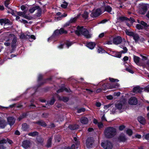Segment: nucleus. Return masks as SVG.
<instances>
[{
  "label": "nucleus",
  "mask_w": 149,
  "mask_h": 149,
  "mask_svg": "<svg viewBox=\"0 0 149 149\" xmlns=\"http://www.w3.org/2000/svg\"><path fill=\"white\" fill-rule=\"evenodd\" d=\"M116 108L119 110H120L122 108V104L120 102H118L115 105Z\"/></svg>",
  "instance_id": "nucleus-28"
},
{
  "label": "nucleus",
  "mask_w": 149,
  "mask_h": 149,
  "mask_svg": "<svg viewBox=\"0 0 149 149\" xmlns=\"http://www.w3.org/2000/svg\"><path fill=\"white\" fill-rule=\"evenodd\" d=\"M125 33L127 35L130 36H132L133 38L135 36L134 35H135L136 34V33H134L133 32H131L130 31L128 30H126Z\"/></svg>",
  "instance_id": "nucleus-20"
},
{
  "label": "nucleus",
  "mask_w": 149,
  "mask_h": 149,
  "mask_svg": "<svg viewBox=\"0 0 149 149\" xmlns=\"http://www.w3.org/2000/svg\"><path fill=\"white\" fill-rule=\"evenodd\" d=\"M20 37L21 39H22L31 38L33 40H35L36 39L33 35H31L30 33L28 32H26L25 35L24 33H21L20 35Z\"/></svg>",
  "instance_id": "nucleus-5"
},
{
  "label": "nucleus",
  "mask_w": 149,
  "mask_h": 149,
  "mask_svg": "<svg viewBox=\"0 0 149 149\" xmlns=\"http://www.w3.org/2000/svg\"><path fill=\"white\" fill-rule=\"evenodd\" d=\"M139 23L144 27H147L148 25L147 24L143 21H141Z\"/></svg>",
  "instance_id": "nucleus-44"
},
{
  "label": "nucleus",
  "mask_w": 149,
  "mask_h": 149,
  "mask_svg": "<svg viewBox=\"0 0 149 149\" xmlns=\"http://www.w3.org/2000/svg\"><path fill=\"white\" fill-rule=\"evenodd\" d=\"M68 6V3L66 2L64 3L63 4H61V6L62 8H65Z\"/></svg>",
  "instance_id": "nucleus-45"
},
{
  "label": "nucleus",
  "mask_w": 149,
  "mask_h": 149,
  "mask_svg": "<svg viewBox=\"0 0 149 149\" xmlns=\"http://www.w3.org/2000/svg\"><path fill=\"white\" fill-rule=\"evenodd\" d=\"M113 42L111 40L108 41L104 43V44H108V45H111L112 44Z\"/></svg>",
  "instance_id": "nucleus-53"
},
{
  "label": "nucleus",
  "mask_w": 149,
  "mask_h": 149,
  "mask_svg": "<svg viewBox=\"0 0 149 149\" xmlns=\"http://www.w3.org/2000/svg\"><path fill=\"white\" fill-rule=\"evenodd\" d=\"M9 20L7 19H0V23L1 25L6 24L9 23Z\"/></svg>",
  "instance_id": "nucleus-17"
},
{
  "label": "nucleus",
  "mask_w": 149,
  "mask_h": 149,
  "mask_svg": "<svg viewBox=\"0 0 149 149\" xmlns=\"http://www.w3.org/2000/svg\"><path fill=\"white\" fill-rule=\"evenodd\" d=\"M75 146L74 144H72L71 148L69 147H66L65 148V149H75Z\"/></svg>",
  "instance_id": "nucleus-54"
},
{
  "label": "nucleus",
  "mask_w": 149,
  "mask_h": 149,
  "mask_svg": "<svg viewBox=\"0 0 149 149\" xmlns=\"http://www.w3.org/2000/svg\"><path fill=\"white\" fill-rule=\"evenodd\" d=\"M116 130L115 128L109 127L106 128L104 131V134L106 137L108 138L113 137L116 134Z\"/></svg>",
  "instance_id": "nucleus-2"
},
{
  "label": "nucleus",
  "mask_w": 149,
  "mask_h": 149,
  "mask_svg": "<svg viewBox=\"0 0 149 149\" xmlns=\"http://www.w3.org/2000/svg\"><path fill=\"white\" fill-rule=\"evenodd\" d=\"M87 46L89 49H93L94 48L95 45V43L90 42L88 43H87L86 44Z\"/></svg>",
  "instance_id": "nucleus-15"
},
{
  "label": "nucleus",
  "mask_w": 149,
  "mask_h": 149,
  "mask_svg": "<svg viewBox=\"0 0 149 149\" xmlns=\"http://www.w3.org/2000/svg\"><path fill=\"white\" fill-rule=\"evenodd\" d=\"M106 33V32L101 33L99 35L98 37L100 38H102L104 36Z\"/></svg>",
  "instance_id": "nucleus-50"
},
{
  "label": "nucleus",
  "mask_w": 149,
  "mask_h": 149,
  "mask_svg": "<svg viewBox=\"0 0 149 149\" xmlns=\"http://www.w3.org/2000/svg\"><path fill=\"white\" fill-rule=\"evenodd\" d=\"M65 44L67 45L68 48L72 45V43L70 42H67L65 43Z\"/></svg>",
  "instance_id": "nucleus-58"
},
{
  "label": "nucleus",
  "mask_w": 149,
  "mask_h": 149,
  "mask_svg": "<svg viewBox=\"0 0 149 149\" xmlns=\"http://www.w3.org/2000/svg\"><path fill=\"white\" fill-rule=\"evenodd\" d=\"M37 140L39 142H41L43 141L42 139L40 137H38L37 138Z\"/></svg>",
  "instance_id": "nucleus-56"
},
{
  "label": "nucleus",
  "mask_w": 149,
  "mask_h": 149,
  "mask_svg": "<svg viewBox=\"0 0 149 149\" xmlns=\"http://www.w3.org/2000/svg\"><path fill=\"white\" fill-rule=\"evenodd\" d=\"M75 32L77 35L79 36L83 35L87 38H91L92 36V34L83 27L78 26Z\"/></svg>",
  "instance_id": "nucleus-1"
},
{
  "label": "nucleus",
  "mask_w": 149,
  "mask_h": 149,
  "mask_svg": "<svg viewBox=\"0 0 149 149\" xmlns=\"http://www.w3.org/2000/svg\"><path fill=\"white\" fill-rule=\"evenodd\" d=\"M80 121L82 124H86L88 123V120L87 118L86 117H83L80 118Z\"/></svg>",
  "instance_id": "nucleus-14"
},
{
  "label": "nucleus",
  "mask_w": 149,
  "mask_h": 149,
  "mask_svg": "<svg viewBox=\"0 0 149 149\" xmlns=\"http://www.w3.org/2000/svg\"><path fill=\"white\" fill-rule=\"evenodd\" d=\"M65 91L67 92H69V90L67 88H65V87H63L61 88H60V89L58 90L57 91V92L58 93H59L60 92H63V91Z\"/></svg>",
  "instance_id": "nucleus-26"
},
{
  "label": "nucleus",
  "mask_w": 149,
  "mask_h": 149,
  "mask_svg": "<svg viewBox=\"0 0 149 149\" xmlns=\"http://www.w3.org/2000/svg\"><path fill=\"white\" fill-rule=\"evenodd\" d=\"M79 127V126L77 125H70L69 126V128L71 130H74L78 129Z\"/></svg>",
  "instance_id": "nucleus-25"
},
{
  "label": "nucleus",
  "mask_w": 149,
  "mask_h": 149,
  "mask_svg": "<svg viewBox=\"0 0 149 149\" xmlns=\"http://www.w3.org/2000/svg\"><path fill=\"white\" fill-rule=\"evenodd\" d=\"M59 99L64 102H67L68 100V98L65 97H59Z\"/></svg>",
  "instance_id": "nucleus-33"
},
{
  "label": "nucleus",
  "mask_w": 149,
  "mask_h": 149,
  "mask_svg": "<svg viewBox=\"0 0 149 149\" xmlns=\"http://www.w3.org/2000/svg\"><path fill=\"white\" fill-rule=\"evenodd\" d=\"M7 142L6 139H3L0 141V144L5 143Z\"/></svg>",
  "instance_id": "nucleus-51"
},
{
  "label": "nucleus",
  "mask_w": 149,
  "mask_h": 149,
  "mask_svg": "<svg viewBox=\"0 0 149 149\" xmlns=\"http://www.w3.org/2000/svg\"><path fill=\"white\" fill-rule=\"evenodd\" d=\"M9 37L10 38L12 37L13 38V39L12 42L11 47L13 48H14L15 47L16 45L17 38L13 34H10Z\"/></svg>",
  "instance_id": "nucleus-7"
},
{
  "label": "nucleus",
  "mask_w": 149,
  "mask_h": 149,
  "mask_svg": "<svg viewBox=\"0 0 149 149\" xmlns=\"http://www.w3.org/2000/svg\"><path fill=\"white\" fill-rule=\"evenodd\" d=\"M137 103V100L135 97H132L129 100V104L132 105H136Z\"/></svg>",
  "instance_id": "nucleus-10"
},
{
  "label": "nucleus",
  "mask_w": 149,
  "mask_h": 149,
  "mask_svg": "<svg viewBox=\"0 0 149 149\" xmlns=\"http://www.w3.org/2000/svg\"><path fill=\"white\" fill-rule=\"evenodd\" d=\"M127 22H130V23H131L132 24L134 22V19L132 17H130V19H129L127 18Z\"/></svg>",
  "instance_id": "nucleus-38"
},
{
  "label": "nucleus",
  "mask_w": 149,
  "mask_h": 149,
  "mask_svg": "<svg viewBox=\"0 0 149 149\" xmlns=\"http://www.w3.org/2000/svg\"><path fill=\"white\" fill-rule=\"evenodd\" d=\"M7 119L8 124L10 126L13 125L15 123V119L12 117H8Z\"/></svg>",
  "instance_id": "nucleus-11"
},
{
  "label": "nucleus",
  "mask_w": 149,
  "mask_h": 149,
  "mask_svg": "<svg viewBox=\"0 0 149 149\" xmlns=\"http://www.w3.org/2000/svg\"><path fill=\"white\" fill-rule=\"evenodd\" d=\"M118 139L121 141H125L126 139L125 135L123 134H121L119 136Z\"/></svg>",
  "instance_id": "nucleus-24"
},
{
  "label": "nucleus",
  "mask_w": 149,
  "mask_h": 149,
  "mask_svg": "<svg viewBox=\"0 0 149 149\" xmlns=\"http://www.w3.org/2000/svg\"><path fill=\"white\" fill-rule=\"evenodd\" d=\"M134 61L135 62V63H138L139 62L140 58L138 56H134Z\"/></svg>",
  "instance_id": "nucleus-32"
},
{
  "label": "nucleus",
  "mask_w": 149,
  "mask_h": 149,
  "mask_svg": "<svg viewBox=\"0 0 149 149\" xmlns=\"http://www.w3.org/2000/svg\"><path fill=\"white\" fill-rule=\"evenodd\" d=\"M126 70L129 72L133 73V71L129 68H127L126 69Z\"/></svg>",
  "instance_id": "nucleus-52"
},
{
  "label": "nucleus",
  "mask_w": 149,
  "mask_h": 149,
  "mask_svg": "<svg viewBox=\"0 0 149 149\" xmlns=\"http://www.w3.org/2000/svg\"><path fill=\"white\" fill-rule=\"evenodd\" d=\"M7 142H8L10 144H11L13 143L12 141L9 139L7 138L6 139Z\"/></svg>",
  "instance_id": "nucleus-62"
},
{
  "label": "nucleus",
  "mask_w": 149,
  "mask_h": 149,
  "mask_svg": "<svg viewBox=\"0 0 149 149\" xmlns=\"http://www.w3.org/2000/svg\"><path fill=\"white\" fill-rule=\"evenodd\" d=\"M82 16L85 19L87 18L88 17V13L87 12H85L83 14Z\"/></svg>",
  "instance_id": "nucleus-39"
},
{
  "label": "nucleus",
  "mask_w": 149,
  "mask_h": 149,
  "mask_svg": "<svg viewBox=\"0 0 149 149\" xmlns=\"http://www.w3.org/2000/svg\"><path fill=\"white\" fill-rule=\"evenodd\" d=\"M144 90L147 92H149V85L145 88Z\"/></svg>",
  "instance_id": "nucleus-63"
},
{
  "label": "nucleus",
  "mask_w": 149,
  "mask_h": 149,
  "mask_svg": "<svg viewBox=\"0 0 149 149\" xmlns=\"http://www.w3.org/2000/svg\"><path fill=\"white\" fill-rule=\"evenodd\" d=\"M126 133L129 135L131 136L132 134V130L130 129H127L126 131Z\"/></svg>",
  "instance_id": "nucleus-35"
},
{
  "label": "nucleus",
  "mask_w": 149,
  "mask_h": 149,
  "mask_svg": "<svg viewBox=\"0 0 149 149\" xmlns=\"http://www.w3.org/2000/svg\"><path fill=\"white\" fill-rule=\"evenodd\" d=\"M143 66L146 68H149V60L147 61L146 64L144 65Z\"/></svg>",
  "instance_id": "nucleus-55"
},
{
  "label": "nucleus",
  "mask_w": 149,
  "mask_h": 149,
  "mask_svg": "<svg viewBox=\"0 0 149 149\" xmlns=\"http://www.w3.org/2000/svg\"><path fill=\"white\" fill-rule=\"evenodd\" d=\"M104 10H102V12L103 13L104 11H106L108 13H110L111 14H113V13H111V12L112 8L109 6L107 5L104 6Z\"/></svg>",
  "instance_id": "nucleus-13"
},
{
  "label": "nucleus",
  "mask_w": 149,
  "mask_h": 149,
  "mask_svg": "<svg viewBox=\"0 0 149 149\" xmlns=\"http://www.w3.org/2000/svg\"><path fill=\"white\" fill-rule=\"evenodd\" d=\"M55 102V99L54 98H52L49 102L47 103V104H49V105H52L54 104Z\"/></svg>",
  "instance_id": "nucleus-36"
},
{
  "label": "nucleus",
  "mask_w": 149,
  "mask_h": 149,
  "mask_svg": "<svg viewBox=\"0 0 149 149\" xmlns=\"http://www.w3.org/2000/svg\"><path fill=\"white\" fill-rule=\"evenodd\" d=\"M127 18L124 17H119L117 18V21L118 22H123L125 20H127Z\"/></svg>",
  "instance_id": "nucleus-22"
},
{
  "label": "nucleus",
  "mask_w": 149,
  "mask_h": 149,
  "mask_svg": "<svg viewBox=\"0 0 149 149\" xmlns=\"http://www.w3.org/2000/svg\"><path fill=\"white\" fill-rule=\"evenodd\" d=\"M113 42L116 45H118L122 42V39L120 36H117L113 38Z\"/></svg>",
  "instance_id": "nucleus-9"
},
{
  "label": "nucleus",
  "mask_w": 149,
  "mask_h": 149,
  "mask_svg": "<svg viewBox=\"0 0 149 149\" xmlns=\"http://www.w3.org/2000/svg\"><path fill=\"white\" fill-rule=\"evenodd\" d=\"M85 111V109L84 108H82L79 109L78 110L77 112L78 113H81V112H84Z\"/></svg>",
  "instance_id": "nucleus-46"
},
{
  "label": "nucleus",
  "mask_w": 149,
  "mask_h": 149,
  "mask_svg": "<svg viewBox=\"0 0 149 149\" xmlns=\"http://www.w3.org/2000/svg\"><path fill=\"white\" fill-rule=\"evenodd\" d=\"M38 8V6H36L33 7L29 10V11L31 13H33L35 10Z\"/></svg>",
  "instance_id": "nucleus-29"
},
{
  "label": "nucleus",
  "mask_w": 149,
  "mask_h": 149,
  "mask_svg": "<svg viewBox=\"0 0 149 149\" xmlns=\"http://www.w3.org/2000/svg\"><path fill=\"white\" fill-rule=\"evenodd\" d=\"M102 13H103L102 9L101 10V9L98 8L93 10L91 14V16L92 17H96L101 14Z\"/></svg>",
  "instance_id": "nucleus-4"
},
{
  "label": "nucleus",
  "mask_w": 149,
  "mask_h": 149,
  "mask_svg": "<svg viewBox=\"0 0 149 149\" xmlns=\"http://www.w3.org/2000/svg\"><path fill=\"white\" fill-rule=\"evenodd\" d=\"M111 105L110 104L106 105L104 106V109L107 110Z\"/></svg>",
  "instance_id": "nucleus-59"
},
{
  "label": "nucleus",
  "mask_w": 149,
  "mask_h": 149,
  "mask_svg": "<svg viewBox=\"0 0 149 149\" xmlns=\"http://www.w3.org/2000/svg\"><path fill=\"white\" fill-rule=\"evenodd\" d=\"M142 89L139 87H136L134 88L133 92L136 93H140L141 92Z\"/></svg>",
  "instance_id": "nucleus-21"
},
{
  "label": "nucleus",
  "mask_w": 149,
  "mask_h": 149,
  "mask_svg": "<svg viewBox=\"0 0 149 149\" xmlns=\"http://www.w3.org/2000/svg\"><path fill=\"white\" fill-rule=\"evenodd\" d=\"M37 10L38 11V12L37 13V16L38 17H40L41 15V9L40 8L39 6H38V8Z\"/></svg>",
  "instance_id": "nucleus-30"
},
{
  "label": "nucleus",
  "mask_w": 149,
  "mask_h": 149,
  "mask_svg": "<svg viewBox=\"0 0 149 149\" xmlns=\"http://www.w3.org/2000/svg\"><path fill=\"white\" fill-rule=\"evenodd\" d=\"M122 53L121 52V51L120 52H118L116 53V56L117 57L120 58L121 57V54Z\"/></svg>",
  "instance_id": "nucleus-48"
},
{
  "label": "nucleus",
  "mask_w": 149,
  "mask_h": 149,
  "mask_svg": "<svg viewBox=\"0 0 149 149\" xmlns=\"http://www.w3.org/2000/svg\"><path fill=\"white\" fill-rule=\"evenodd\" d=\"M10 0H6L5 2V6L7 8H8V5L9 3V1Z\"/></svg>",
  "instance_id": "nucleus-49"
},
{
  "label": "nucleus",
  "mask_w": 149,
  "mask_h": 149,
  "mask_svg": "<svg viewBox=\"0 0 149 149\" xmlns=\"http://www.w3.org/2000/svg\"><path fill=\"white\" fill-rule=\"evenodd\" d=\"M136 28L139 29H142L143 28V26L140 24H137L136 26Z\"/></svg>",
  "instance_id": "nucleus-47"
},
{
  "label": "nucleus",
  "mask_w": 149,
  "mask_h": 149,
  "mask_svg": "<svg viewBox=\"0 0 149 149\" xmlns=\"http://www.w3.org/2000/svg\"><path fill=\"white\" fill-rule=\"evenodd\" d=\"M93 139L91 138H88L86 141V145L88 148H90L92 145Z\"/></svg>",
  "instance_id": "nucleus-12"
},
{
  "label": "nucleus",
  "mask_w": 149,
  "mask_h": 149,
  "mask_svg": "<svg viewBox=\"0 0 149 149\" xmlns=\"http://www.w3.org/2000/svg\"><path fill=\"white\" fill-rule=\"evenodd\" d=\"M123 50L121 51V52L122 53H125L127 52V48L125 47H123Z\"/></svg>",
  "instance_id": "nucleus-42"
},
{
  "label": "nucleus",
  "mask_w": 149,
  "mask_h": 149,
  "mask_svg": "<svg viewBox=\"0 0 149 149\" xmlns=\"http://www.w3.org/2000/svg\"><path fill=\"white\" fill-rule=\"evenodd\" d=\"M120 85L118 83L115 84H112L110 85L109 88L110 89L117 88L119 87Z\"/></svg>",
  "instance_id": "nucleus-23"
},
{
  "label": "nucleus",
  "mask_w": 149,
  "mask_h": 149,
  "mask_svg": "<svg viewBox=\"0 0 149 149\" xmlns=\"http://www.w3.org/2000/svg\"><path fill=\"white\" fill-rule=\"evenodd\" d=\"M101 145L105 149H111L113 147L111 143L109 141L102 143Z\"/></svg>",
  "instance_id": "nucleus-6"
},
{
  "label": "nucleus",
  "mask_w": 149,
  "mask_h": 149,
  "mask_svg": "<svg viewBox=\"0 0 149 149\" xmlns=\"http://www.w3.org/2000/svg\"><path fill=\"white\" fill-rule=\"evenodd\" d=\"M104 51L101 47H99L97 49V52L99 53H102L104 52Z\"/></svg>",
  "instance_id": "nucleus-40"
},
{
  "label": "nucleus",
  "mask_w": 149,
  "mask_h": 149,
  "mask_svg": "<svg viewBox=\"0 0 149 149\" xmlns=\"http://www.w3.org/2000/svg\"><path fill=\"white\" fill-rule=\"evenodd\" d=\"M144 138L147 140L149 141V133L144 136Z\"/></svg>",
  "instance_id": "nucleus-57"
},
{
  "label": "nucleus",
  "mask_w": 149,
  "mask_h": 149,
  "mask_svg": "<svg viewBox=\"0 0 149 149\" xmlns=\"http://www.w3.org/2000/svg\"><path fill=\"white\" fill-rule=\"evenodd\" d=\"M138 121L141 124H144L146 123L145 118L141 116H139L138 118Z\"/></svg>",
  "instance_id": "nucleus-16"
},
{
  "label": "nucleus",
  "mask_w": 149,
  "mask_h": 149,
  "mask_svg": "<svg viewBox=\"0 0 149 149\" xmlns=\"http://www.w3.org/2000/svg\"><path fill=\"white\" fill-rule=\"evenodd\" d=\"M48 116V114L46 113H44L42 114V117L44 118L47 117Z\"/></svg>",
  "instance_id": "nucleus-64"
},
{
  "label": "nucleus",
  "mask_w": 149,
  "mask_h": 149,
  "mask_svg": "<svg viewBox=\"0 0 149 149\" xmlns=\"http://www.w3.org/2000/svg\"><path fill=\"white\" fill-rule=\"evenodd\" d=\"M125 128V126L124 125H121L119 126V130H123Z\"/></svg>",
  "instance_id": "nucleus-60"
},
{
  "label": "nucleus",
  "mask_w": 149,
  "mask_h": 149,
  "mask_svg": "<svg viewBox=\"0 0 149 149\" xmlns=\"http://www.w3.org/2000/svg\"><path fill=\"white\" fill-rule=\"evenodd\" d=\"M67 33V31L66 30H65L63 28H61L60 30H56L54 32L52 36L48 38V41H49V40H52L53 37L55 36L63 33Z\"/></svg>",
  "instance_id": "nucleus-3"
},
{
  "label": "nucleus",
  "mask_w": 149,
  "mask_h": 149,
  "mask_svg": "<svg viewBox=\"0 0 149 149\" xmlns=\"http://www.w3.org/2000/svg\"><path fill=\"white\" fill-rule=\"evenodd\" d=\"M38 123L40 125L43 126H45L46 125V123L43 121H40L38 122Z\"/></svg>",
  "instance_id": "nucleus-37"
},
{
  "label": "nucleus",
  "mask_w": 149,
  "mask_h": 149,
  "mask_svg": "<svg viewBox=\"0 0 149 149\" xmlns=\"http://www.w3.org/2000/svg\"><path fill=\"white\" fill-rule=\"evenodd\" d=\"M74 140L75 141V143L76 144V148H78V146L79 144V142L77 141V139L76 137L74 138Z\"/></svg>",
  "instance_id": "nucleus-43"
},
{
  "label": "nucleus",
  "mask_w": 149,
  "mask_h": 149,
  "mask_svg": "<svg viewBox=\"0 0 149 149\" xmlns=\"http://www.w3.org/2000/svg\"><path fill=\"white\" fill-rule=\"evenodd\" d=\"M22 128L23 131H27L29 130V127L26 123H25L22 124Z\"/></svg>",
  "instance_id": "nucleus-19"
},
{
  "label": "nucleus",
  "mask_w": 149,
  "mask_h": 149,
  "mask_svg": "<svg viewBox=\"0 0 149 149\" xmlns=\"http://www.w3.org/2000/svg\"><path fill=\"white\" fill-rule=\"evenodd\" d=\"M98 125L99 128H101L103 126V124L102 123H98Z\"/></svg>",
  "instance_id": "nucleus-61"
},
{
  "label": "nucleus",
  "mask_w": 149,
  "mask_h": 149,
  "mask_svg": "<svg viewBox=\"0 0 149 149\" xmlns=\"http://www.w3.org/2000/svg\"><path fill=\"white\" fill-rule=\"evenodd\" d=\"M109 80L111 82H118L119 81L117 79H115L112 78H109Z\"/></svg>",
  "instance_id": "nucleus-41"
},
{
  "label": "nucleus",
  "mask_w": 149,
  "mask_h": 149,
  "mask_svg": "<svg viewBox=\"0 0 149 149\" xmlns=\"http://www.w3.org/2000/svg\"><path fill=\"white\" fill-rule=\"evenodd\" d=\"M28 135L29 136L34 137L38 136V133L36 132H34L29 133Z\"/></svg>",
  "instance_id": "nucleus-27"
},
{
  "label": "nucleus",
  "mask_w": 149,
  "mask_h": 149,
  "mask_svg": "<svg viewBox=\"0 0 149 149\" xmlns=\"http://www.w3.org/2000/svg\"><path fill=\"white\" fill-rule=\"evenodd\" d=\"M52 140V138L50 137L48 140L47 144V146L48 147H50L51 145V141Z\"/></svg>",
  "instance_id": "nucleus-31"
},
{
  "label": "nucleus",
  "mask_w": 149,
  "mask_h": 149,
  "mask_svg": "<svg viewBox=\"0 0 149 149\" xmlns=\"http://www.w3.org/2000/svg\"><path fill=\"white\" fill-rule=\"evenodd\" d=\"M31 145V143L29 141L25 140L23 141L22 144V147L25 149L30 148Z\"/></svg>",
  "instance_id": "nucleus-8"
},
{
  "label": "nucleus",
  "mask_w": 149,
  "mask_h": 149,
  "mask_svg": "<svg viewBox=\"0 0 149 149\" xmlns=\"http://www.w3.org/2000/svg\"><path fill=\"white\" fill-rule=\"evenodd\" d=\"M79 15H78L77 16L71 19L66 24V26L69 25V24L70 23H72L75 22Z\"/></svg>",
  "instance_id": "nucleus-18"
},
{
  "label": "nucleus",
  "mask_w": 149,
  "mask_h": 149,
  "mask_svg": "<svg viewBox=\"0 0 149 149\" xmlns=\"http://www.w3.org/2000/svg\"><path fill=\"white\" fill-rule=\"evenodd\" d=\"M133 37V39L134 40L135 42L138 41L139 39V36L138 34L136 33V34Z\"/></svg>",
  "instance_id": "nucleus-34"
}]
</instances>
